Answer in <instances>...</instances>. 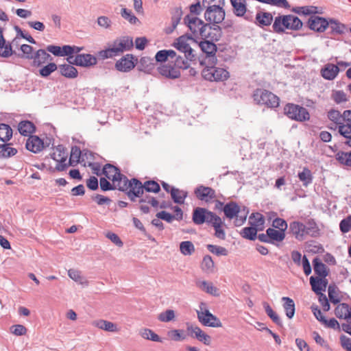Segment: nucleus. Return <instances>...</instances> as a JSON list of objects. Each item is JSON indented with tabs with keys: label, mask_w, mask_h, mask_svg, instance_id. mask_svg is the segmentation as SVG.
Segmentation results:
<instances>
[{
	"label": "nucleus",
	"mask_w": 351,
	"mask_h": 351,
	"mask_svg": "<svg viewBox=\"0 0 351 351\" xmlns=\"http://www.w3.org/2000/svg\"><path fill=\"white\" fill-rule=\"evenodd\" d=\"M160 75L169 79H176L180 76V71L170 64H165L158 68Z\"/></svg>",
	"instance_id": "5701e85b"
},
{
	"label": "nucleus",
	"mask_w": 351,
	"mask_h": 351,
	"mask_svg": "<svg viewBox=\"0 0 351 351\" xmlns=\"http://www.w3.org/2000/svg\"><path fill=\"white\" fill-rule=\"evenodd\" d=\"M258 231L260 230L252 226L251 227L245 228L243 229V237L254 241L257 237Z\"/></svg>",
	"instance_id": "bf43d9fd"
},
{
	"label": "nucleus",
	"mask_w": 351,
	"mask_h": 351,
	"mask_svg": "<svg viewBox=\"0 0 351 351\" xmlns=\"http://www.w3.org/2000/svg\"><path fill=\"white\" fill-rule=\"evenodd\" d=\"M313 263L315 273L320 278H326L328 274L326 266L317 258L313 260Z\"/></svg>",
	"instance_id": "c9c22d12"
},
{
	"label": "nucleus",
	"mask_w": 351,
	"mask_h": 351,
	"mask_svg": "<svg viewBox=\"0 0 351 351\" xmlns=\"http://www.w3.org/2000/svg\"><path fill=\"white\" fill-rule=\"evenodd\" d=\"M121 184H125L122 188L118 189L125 191L128 196L132 201H135L136 197H140L143 194V184L136 178L129 180L127 177L123 178ZM123 184H121L122 186Z\"/></svg>",
	"instance_id": "39448f33"
},
{
	"label": "nucleus",
	"mask_w": 351,
	"mask_h": 351,
	"mask_svg": "<svg viewBox=\"0 0 351 351\" xmlns=\"http://www.w3.org/2000/svg\"><path fill=\"white\" fill-rule=\"evenodd\" d=\"M302 27V22L294 15H283L275 18L273 29L275 32H283L285 29L298 30Z\"/></svg>",
	"instance_id": "7ed1b4c3"
},
{
	"label": "nucleus",
	"mask_w": 351,
	"mask_h": 351,
	"mask_svg": "<svg viewBox=\"0 0 351 351\" xmlns=\"http://www.w3.org/2000/svg\"><path fill=\"white\" fill-rule=\"evenodd\" d=\"M327 117L332 123L328 126L330 130L338 129V132L343 137L351 136V110H344L341 114L339 110L331 109L328 112Z\"/></svg>",
	"instance_id": "f03ea898"
},
{
	"label": "nucleus",
	"mask_w": 351,
	"mask_h": 351,
	"mask_svg": "<svg viewBox=\"0 0 351 351\" xmlns=\"http://www.w3.org/2000/svg\"><path fill=\"white\" fill-rule=\"evenodd\" d=\"M196 313L199 322L202 325L213 328L221 326L219 319L209 311L205 302H200L199 309L196 310Z\"/></svg>",
	"instance_id": "20e7f679"
},
{
	"label": "nucleus",
	"mask_w": 351,
	"mask_h": 351,
	"mask_svg": "<svg viewBox=\"0 0 351 351\" xmlns=\"http://www.w3.org/2000/svg\"><path fill=\"white\" fill-rule=\"evenodd\" d=\"M305 225L298 221L289 223V230L295 238L298 241H303L305 239Z\"/></svg>",
	"instance_id": "6ab92c4d"
},
{
	"label": "nucleus",
	"mask_w": 351,
	"mask_h": 351,
	"mask_svg": "<svg viewBox=\"0 0 351 351\" xmlns=\"http://www.w3.org/2000/svg\"><path fill=\"white\" fill-rule=\"evenodd\" d=\"M186 330L190 337L197 339L206 346L210 344L211 337L199 326L191 323H186Z\"/></svg>",
	"instance_id": "ddd939ff"
},
{
	"label": "nucleus",
	"mask_w": 351,
	"mask_h": 351,
	"mask_svg": "<svg viewBox=\"0 0 351 351\" xmlns=\"http://www.w3.org/2000/svg\"><path fill=\"white\" fill-rule=\"evenodd\" d=\"M273 21V16L269 12L259 11L256 14V23L260 27L270 25Z\"/></svg>",
	"instance_id": "cd10ccee"
},
{
	"label": "nucleus",
	"mask_w": 351,
	"mask_h": 351,
	"mask_svg": "<svg viewBox=\"0 0 351 351\" xmlns=\"http://www.w3.org/2000/svg\"><path fill=\"white\" fill-rule=\"evenodd\" d=\"M139 334L141 337L145 339L150 340L154 342H162V338H160L156 333L152 330L147 328H144L140 330Z\"/></svg>",
	"instance_id": "e433bc0d"
},
{
	"label": "nucleus",
	"mask_w": 351,
	"mask_h": 351,
	"mask_svg": "<svg viewBox=\"0 0 351 351\" xmlns=\"http://www.w3.org/2000/svg\"><path fill=\"white\" fill-rule=\"evenodd\" d=\"M207 249L209 250L210 252L217 256L228 255V250L225 247L221 246L208 244L207 245Z\"/></svg>",
	"instance_id": "052dcab7"
},
{
	"label": "nucleus",
	"mask_w": 351,
	"mask_h": 351,
	"mask_svg": "<svg viewBox=\"0 0 351 351\" xmlns=\"http://www.w3.org/2000/svg\"><path fill=\"white\" fill-rule=\"evenodd\" d=\"M135 66L133 61V56L130 54H127L121 58L115 64V68L121 72H128Z\"/></svg>",
	"instance_id": "a211bd4d"
},
{
	"label": "nucleus",
	"mask_w": 351,
	"mask_h": 351,
	"mask_svg": "<svg viewBox=\"0 0 351 351\" xmlns=\"http://www.w3.org/2000/svg\"><path fill=\"white\" fill-rule=\"evenodd\" d=\"M193 59H187L185 56L184 58L177 56L176 54V57L173 59H171V61L172 62H174V66L178 68V69L180 70V69H186L189 66V61H191Z\"/></svg>",
	"instance_id": "de8ad7c7"
},
{
	"label": "nucleus",
	"mask_w": 351,
	"mask_h": 351,
	"mask_svg": "<svg viewBox=\"0 0 351 351\" xmlns=\"http://www.w3.org/2000/svg\"><path fill=\"white\" fill-rule=\"evenodd\" d=\"M214 261H213L211 256L209 255H206L203 258L201 267L202 269L206 273H213L214 271Z\"/></svg>",
	"instance_id": "3c124183"
},
{
	"label": "nucleus",
	"mask_w": 351,
	"mask_h": 351,
	"mask_svg": "<svg viewBox=\"0 0 351 351\" xmlns=\"http://www.w3.org/2000/svg\"><path fill=\"white\" fill-rule=\"evenodd\" d=\"M81 154L82 152L78 147H72L69 158V165L74 167L81 162Z\"/></svg>",
	"instance_id": "49530a36"
},
{
	"label": "nucleus",
	"mask_w": 351,
	"mask_h": 351,
	"mask_svg": "<svg viewBox=\"0 0 351 351\" xmlns=\"http://www.w3.org/2000/svg\"><path fill=\"white\" fill-rule=\"evenodd\" d=\"M337 288L335 285H329L328 291V297L332 303L337 304L339 302V298L337 293Z\"/></svg>",
	"instance_id": "0e129e2a"
},
{
	"label": "nucleus",
	"mask_w": 351,
	"mask_h": 351,
	"mask_svg": "<svg viewBox=\"0 0 351 351\" xmlns=\"http://www.w3.org/2000/svg\"><path fill=\"white\" fill-rule=\"evenodd\" d=\"M335 314L337 317L347 320L351 315V308L346 303H340L335 308Z\"/></svg>",
	"instance_id": "c756f323"
},
{
	"label": "nucleus",
	"mask_w": 351,
	"mask_h": 351,
	"mask_svg": "<svg viewBox=\"0 0 351 351\" xmlns=\"http://www.w3.org/2000/svg\"><path fill=\"white\" fill-rule=\"evenodd\" d=\"M199 45L202 51L208 56H214L217 51V47L213 42L203 40Z\"/></svg>",
	"instance_id": "a19ab883"
},
{
	"label": "nucleus",
	"mask_w": 351,
	"mask_h": 351,
	"mask_svg": "<svg viewBox=\"0 0 351 351\" xmlns=\"http://www.w3.org/2000/svg\"><path fill=\"white\" fill-rule=\"evenodd\" d=\"M1 153L3 157H10L14 156L17 150L10 147L9 144H5L1 146Z\"/></svg>",
	"instance_id": "69168bd1"
},
{
	"label": "nucleus",
	"mask_w": 351,
	"mask_h": 351,
	"mask_svg": "<svg viewBox=\"0 0 351 351\" xmlns=\"http://www.w3.org/2000/svg\"><path fill=\"white\" fill-rule=\"evenodd\" d=\"M11 44H5L3 35V29L0 27V55L3 58H8L12 55Z\"/></svg>",
	"instance_id": "f704fd0d"
},
{
	"label": "nucleus",
	"mask_w": 351,
	"mask_h": 351,
	"mask_svg": "<svg viewBox=\"0 0 351 351\" xmlns=\"http://www.w3.org/2000/svg\"><path fill=\"white\" fill-rule=\"evenodd\" d=\"M25 147L33 153H38L44 148V143L38 136H30L26 141Z\"/></svg>",
	"instance_id": "aec40b11"
},
{
	"label": "nucleus",
	"mask_w": 351,
	"mask_h": 351,
	"mask_svg": "<svg viewBox=\"0 0 351 351\" xmlns=\"http://www.w3.org/2000/svg\"><path fill=\"white\" fill-rule=\"evenodd\" d=\"M171 195L175 203L182 204L187 196V192L178 189L172 188L171 189Z\"/></svg>",
	"instance_id": "c03bdc74"
},
{
	"label": "nucleus",
	"mask_w": 351,
	"mask_h": 351,
	"mask_svg": "<svg viewBox=\"0 0 351 351\" xmlns=\"http://www.w3.org/2000/svg\"><path fill=\"white\" fill-rule=\"evenodd\" d=\"M133 46L132 39L128 37H123L116 40L112 47L114 49L117 56L119 53L130 49Z\"/></svg>",
	"instance_id": "f3484780"
},
{
	"label": "nucleus",
	"mask_w": 351,
	"mask_h": 351,
	"mask_svg": "<svg viewBox=\"0 0 351 351\" xmlns=\"http://www.w3.org/2000/svg\"><path fill=\"white\" fill-rule=\"evenodd\" d=\"M202 76L209 81H224L229 77V73L223 68L210 66L203 69Z\"/></svg>",
	"instance_id": "1a4fd4ad"
},
{
	"label": "nucleus",
	"mask_w": 351,
	"mask_h": 351,
	"mask_svg": "<svg viewBox=\"0 0 351 351\" xmlns=\"http://www.w3.org/2000/svg\"><path fill=\"white\" fill-rule=\"evenodd\" d=\"M310 284L312 287V290L317 295H321L322 291H325L327 285L328 280L326 278H315L311 276L310 278Z\"/></svg>",
	"instance_id": "b1692460"
},
{
	"label": "nucleus",
	"mask_w": 351,
	"mask_h": 351,
	"mask_svg": "<svg viewBox=\"0 0 351 351\" xmlns=\"http://www.w3.org/2000/svg\"><path fill=\"white\" fill-rule=\"evenodd\" d=\"M195 194L199 199L206 202H210L215 197V192L212 188L202 185L195 189Z\"/></svg>",
	"instance_id": "dca6fc26"
},
{
	"label": "nucleus",
	"mask_w": 351,
	"mask_h": 351,
	"mask_svg": "<svg viewBox=\"0 0 351 351\" xmlns=\"http://www.w3.org/2000/svg\"><path fill=\"white\" fill-rule=\"evenodd\" d=\"M57 69L58 66L56 64L53 62H49L39 69V74L43 77H47L49 76L53 72L56 71Z\"/></svg>",
	"instance_id": "5fc2aeb1"
},
{
	"label": "nucleus",
	"mask_w": 351,
	"mask_h": 351,
	"mask_svg": "<svg viewBox=\"0 0 351 351\" xmlns=\"http://www.w3.org/2000/svg\"><path fill=\"white\" fill-rule=\"evenodd\" d=\"M196 286L199 287L201 290L205 291L206 293L210 294L212 295H218V289L213 285V284L210 282L206 280H197Z\"/></svg>",
	"instance_id": "c85d7f7f"
},
{
	"label": "nucleus",
	"mask_w": 351,
	"mask_h": 351,
	"mask_svg": "<svg viewBox=\"0 0 351 351\" xmlns=\"http://www.w3.org/2000/svg\"><path fill=\"white\" fill-rule=\"evenodd\" d=\"M266 232L268 233L269 242L271 244H274L275 242H281L285 238V232L275 228H269Z\"/></svg>",
	"instance_id": "473e14b6"
},
{
	"label": "nucleus",
	"mask_w": 351,
	"mask_h": 351,
	"mask_svg": "<svg viewBox=\"0 0 351 351\" xmlns=\"http://www.w3.org/2000/svg\"><path fill=\"white\" fill-rule=\"evenodd\" d=\"M282 300L284 302L283 308L288 318L291 319L295 314V303L293 300L289 297H283Z\"/></svg>",
	"instance_id": "4c0bfd02"
},
{
	"label": "nucleus",
	"mask_w": 351,
	"mask_h": 351,
	"mask_svg": "<svg viewBox=\"0 0 351 351\" xmlns=\"http://www.w3.org/2000/svg\"><path fill=\"white\" fill-rule=\"evenodd\" d=\"M176 57V52L173 50H160L156 54L155 58L157 62H163L168 60L173 59Z\"/></svg>",
	"instance_id": "37998d69"
},
{
	"label": "nucleus",
	"mask_w": 351,
	"mask_h": 351,
	"mask_svg": "<svg viewBox=\"0 0 351 351\" xmlns=\"http://www.w3.org/2000/svg\"><path fill=\"white\" fill-rule=\"evenodd\" d=\"M168 337L174 341H184L186 335L183 330L173 329L167 332Z\"/></svg>",
	"instance_id": "09e8293b"
},
{
	"label": "nucleus",
	"mask_w": 351,
	"mask_h": 351,
	"mask_svg": "<svg viewBox=\"0 0 351 351\" xmlns=\"http://www.w3.org/2000/svg\"><path fill=\"white\" fill-rule=\"evenodd\" d=\"M184 21L196 38L218 40L221 37V29L219 26L215 25L213 28L210 25L205 24L195 16L187 15L184 17Z\"/></svg>",
	"instance_id": "f257e3e1"
},
{
	"label": "nucleus",
	"mask_w": 351,
	"mask_h": 351,
	"mask_svg": "<svg viewBox=\"0 0 351 351\" xmlns=\"http://www.w3.org/2000/svg\"><path fill=\"white\" fill-rule=\"evenodd\" d=\"M68 276L69 278H71L73 280L76 282L77 283L83 285V286H88V282L86 279L85 277H84L81 272L78 270L71 269L68 271Z\"/></svg>",
	"instance_id": "ea45409f"
},
{
	"label": "nucleus",
	"mask_w": 351,
	"mask_h": 351,
	"mask_svg": "<svg viewBox=\"0 0 351 351\" xmlns=\"http://www.w3.org/2000/svg\"><path fill=\"white\" fill-rule=\"evenodd\" d=\"M121 16L131 24H136L138 22V19L136 17L130 10L122 8L121 11Z\"/></svg>",
	"instance_id": "4d7b16f0"
},
{
	"label": "nucleus",
	"mask_w": 351,
	"mask_h": 351,
	"mask_svg": "<svg viewBox=\"0 0 351 351\" xmlns=\"http://www.w3.org/2000/svg\"><path fill=\"white\" fill-rule=\"evenodd\" d=\"M328 22V27L330 28L332 32L336 34H342L344 31L345 26L342 23L336 20L330 19Z\"/></svg>",
	"instance_id": "13d9d810"
},
{
	"label": "nucleus",
	"mask_w": 351,
	"mask_h": 351,
	"mask_svg": "<svg viewBox=\"0 0 351 351\" xmlns=\"http://www.w3.org/2000/svg\"><path fill=\"white\" fill-rule=\"evenodd\" d=\"M176 315L173 310L168 309L158 315V319L162 322H169L174 319Z\"/></svg>",
	"instance_id": "680f3d73"
},
{
	"label": "nucleus",
	"mask_w": 351,
	"mask_h": 351,
	"mask_svg": "<svg viewBox=\"0 0 351 351\" xmlns=\"http://www.w3.org/2000/svg\"><path fill=\"white\" fill-rule=\"evenodd\" d=\"M265 311L267 315L271 319V320L277 325L281 326L282 322L277 313L271 308L270 305L267 302H263V304Z\"/></svg>",
	"instance_id": "8fccbe9b"
},
{
	"label": "nucleus",
	"mask_w": 351,
	"mask_h": 351,
	"mask_svg": "<svg viewBox=\"0 0 351 351\" xmlns=\"http://www.w3.org/2000/svg\"><path fill=\"white\" fill-rule=\"evenodd\" d=\"M147 192L157 193L160 191L159 184L155 181H147L143 184V191Z\"/></svg>",
	"instance_id": "338daca9"
},
{
	"label": "nucleus",
	"mask_w": 351,
	"mask_h": 351,
	"mask_svg": "<svg viewBox=\"0 0 351 351\" xmlns=\"http://www.w3.org/2000/svg\"><path fill=\"white\" fill-rule=\"evenodd\" d=\"M194 42L193 38L189 36H181L178 38L173 43V47L184 54L187 59L195 58L194 51L191 47V43Z\"/></svg>",
	"instance_id": "6e6552de"
},
{
	"label": "nucleus",
	"mask_w": 351,
	"mask_h": 351,
	"mask_svg": "<svg viewBox=\"0 0 351 351\" xmlns=\"http://www.w3.org/2000/svg\"><path fill=\"white\" fill-rule=\"evenodd\" d=\"M92 325L107 332H116L119 330L116 324L105 319L95 320L92 322Z\"/></svg>",
	"instance_id": "393cba45"
},
{
	"label": "nucleus",
	"mask_w": 351,
	"mask_h": 351,
	"mask_svg": "<svg viewBox=\"0 0 351 351\" xmlns=\"http://www.w3.org/2000/svg\"><path fill=\"white\" fill-rule=\"evenodd\" d=\"M305 235H309L312 237H317L319 235V229L313 220L308 221L305 225Z\"/></svg>",
	"instance_id": "a18cd8bd"
},
{
	"label": "nucleus",
	"mask_w": 351,
	"mask_h": 351,
	"mask_svg": "<svg viewBox=\"0 0 351 351\" xmlns=\"http://www.w3.org/2000/svg\"><path fill=\"white\" fill-rule=\"evenodd\" d=\"M285 114L291 119L303 122L310 119L308 110L302 106L287 104L284 108Z\"/></svg>",
	"instance_id": "0eeeda50"
},
{
	"label": "nucleus",
	"mask_w": 351,
	"mask_h": 351,
	"mask_svg": "<svg viewBox=\"0 0 351 351\" xmlns=\"http://www.w3.org/2000/svg\"><path fill=\"white\" fill-rule=\"evenodd\" d=\"M12 136V130L11 128L7 124H0V140L5 142L9 141Z\"/></svg>",
	"instance_id": "603ef678"
},
{
	"label": "nucleus",
	"mask_w": 351,
	"mask_h": 351,
	"mask_svg": "<svg viewBox=\"0 0 351 351\" xmlns=\"http://www.w3.org/2000/svg\"><path fill=\"white\" fill-rule=\"evenodd\" d=\"M215 229V236L221 240H224L226 238V233L223 229V222L221 219L216 215L213 221L210 223Z\"/></svg>",
	"instance_id": "bb28decb"
},
{
	"label": "nucleus",
	"mask_w": 351,
	"mask_h": 351,
	"mask_svg": "<svg viewBox=\"0 0 351 351\" xmlns=\"http://www.w3.org/2000/svg\"><path fill=\"white\" fill-rule=\"evenodd\" d=\"M51 158L58 162L56 167L58 171H64L67 167L66 160L67 158V153L65 148L62 145H58L53 149V152L51 154Z\"/></svg>",
	"instance_id": "4468645a"
},
{
	"label": "nucleus",
	"mask_w": 351,
	"mask_h": 351,
	"mask_svg": "<svg viewBox=\"0 0 351 351\" xmlns=\"http://www.w3.org/2000/svg\"><path fill=\"white\" fill-rule=\"evenodd\" d=\"M331 98L337 104L347 101L346 94L343 90H334L331 95Z\"/></svg>",
	"instance_id": "e2e57ef3"
},
{
	"label": "nucleus",
	"mask_w": 351,
	"mask_h": 351,
	"mask_svg": "<svg viewBox=\"0 0 351 351\" xmlns=\"http://www.w3.org/2000/svg\"><path fill=\"white\" fill-rule=\"evenodd\" d=\"M204 18L210 23L218 24L223 21L225 12L219 5H210L205 11Z\"/></svg>",
	"instance_id": "9b49d317"
},
{
	"label": "nucleus",
	"mask_w": 351,
	"mask_h": 351,
	"mask_svg": "<svg viewBox=\"0 0 351 351\" xmlns=\"http://www.w3.org/2000/svg\"><path fill=\"white\" fill-rule=\"evenodd\" d=\"M253 97L254 101L260 105H265L269 108H276L279 106L280 99L278 97L267 90H256Z\"/></svg>",
	"instance_id": "423d86ee"
},
{
	"label": "nucleus",
	"mask_w": 351,
	"mask_h": 351,
	"mask_svg": "<svg viewBox=\"0 0 351 351\" xmlns=\"http://www.w3.org/2000/svg\"><path fill=\"white\" fill-rule=\"evenodd\" d=\"M180 250L183 255L190 256L194 252L195 247L191 241H182L180 243Z\"/></svg>",
	"instance_id": "864d4df0"
},
{
	"label": "nucleus",
	"mask_w": 351,
	"mask_h": 351,
	"mask_svg": "<svg viewBox=\"0 0 351 351\" xmlns=\"http://www.w3.org/2000/svg\"><path fill=\"white\" fill-rule=\"evenodd\" d=\"M19 132L23 136H28L35 130L34 123L29 121H21L18 127Z\"/></svg>",
	"instance_id": "58836bf2"
},
{
	"label": "nucleus",
	"mask_w": 351,
	"mask_h": 351,
	"mask_svg": "<svg viewBox=\"0 0 351 351\" xmlns=\"http://www.w3.org/2000/svg\"><path fill=\"white\" fill-rule=\"evenodd\" d=\"M298 176L304 186H308L313 182V177L312 173L306 167H304L301 172H299Z\"/></svg>",
	"instance_id": "79ce46f5"
},
{
	"label": "nucleus",
	"mask_w": 351,
	"mask_h": 351,
	"mask_svg": "<svg viewBox=\"0 0 351 351\" xmlns=\"http://www.w3.org/2000/svg\"><path fill=\"white\" fill-rule=\"evenodd\" d=\"M97 58L91 54H77L75 56V65L89 67L97 64Z\"/></svg>",
	"instance_id": "412c9836"
},
{
	"label": "nucleus",
	"mask_w": 351,
	"mask_h": 351,
	"mask_svg": "<svg viewBox=\"0 0 351 351\" xmlns=\"http://www.w3.org/2000/svg\"><path fill=\"white\" fill-rule=\"evenodd\" d=\"M308 24L311 29L318 32H324L328 26V22L326 19L317 16H312L308 19Z\"/></svg>",
	"instance_id": "2eb2a0df"
},
{
	"label": "nucleus",
	"mask_w": 351,
	"mask_h": 351,
	"mask_svg": "<svg viewBox=\"0 0 351 351\" xmlns=\"http://www.w3.org/2000/svg\"><path fill=\"white\" fill-rule=\"evenodd\" d=\"M103 173L108 179L112 180L114 189H118L119 188H123V186H125L123 184L121 186V183L123 178H125L126 176L122 175L119 170L114 166L110 164L106 165L103 168Z\"/></svg>",
	"instance_id": "9d476101"
},
{
	"label": "nucleus",
	"mask_w": 351,
	"mask_h": 351,
	"mask_svg": "<svg viewBox=\"0 0 351 351\" xmlns=\"http://www.w3.org/2000/svg\"><path fill=\"white\" fill-rule=\"evenodd\" d=\"M51 60V56L44 49L37 50L32 56L30 60H33L32 65L39 67Z\"/></svg>",
	"instance_id": "4be33fe9"
},
{
	"label": "nucleus",
	"mask_w": 351,
	"mask_h": 351,
	"mask_svg": "<svg viewBox=\"0 0 351 351\" xmlns=\"http://www.w3.org/2000/svg\"><path fill=\"white\" fill-rule=\"evenodd\" d=\"M339 71L340 69L338 66L333 64H327L322 69L321 73L324 79L332 80L337 77Z\"/></svg>",
	"instance_id": "a878e982"
},
{
	"label": "nucleus",
	"mask_w": 351,
	"mask_h": 351,
	"mask_svg": "<svg viewBox=\"0 0 351 351\" xmlns=\"http://www.w3.org/2000/svg\"><path fill=\"white\" fill-rule=\"evenodd\" d=\"M215 216L216 215L213 212L204 208L197 207L193 210L192 219L194 223L197 225L204 223L210 224Z\"/></svg>",
	"instance_id": "f8f14e48"
},
{
	"label": "nucleus",
	"mask_w": 351,
	"mask_h": 351,
	"mask_svg": "<svg viewBox=\"0 0 351 351\" xmlns=\"http://www.w3.org/2000/svg\"><path fill=\"white\" fill-rule=\"evenodd\" d=\"M249 223L258 229L259 230H263L264 228L265 219L262 214L259 213H252L249 217Z\"/></svg>",
	"instance_id": "7c9ffc66"
},
{
	"label": "nucleus",
	"mask_w": 351,
	"mask_h": 351,
	"mask_svg": "<svg viewBox=\"0 0 351 351\" xmlns=\"http://www.w3.org/2000/svg\"><path fill=\"white\" fill-rule=\"evenodd\" d=\"M62 75L67 78H75L77 76V70L71 64H63L58 66Z\"/></svg>",
	"instance_id": "72a5a7b5"
},
{
	"label": "nucleus",
	"mask_w": 351,
	"mask_h": 351,
	"mask_svg": "<svg viewBox=\"0 0 351 351\" xmlns=\"http://www.w3.org/2000/svg\"><path fill=\"white\" fill-rule=\"evenodd\" d=\"M223 211L226 217L231 219L237 216L240 212V207L234 202H230L223 207Z\"/></svg>",
	"instance_id": "2f4dec72"
},
{
	"label": "nucleus",
	"mask_w": 351,
	"mask_h": 351,
	"mask_svg": "<svg viewBox=\"0 0 351 351\" xmlns=\"http://www.w3.org/2000/svg\"><path fill=\"white\" fill-rule=\"evenodd\" d=\"M336 159L341 164L348 167H351V151L350 152H338L336 155Z\"/></svg>",
	"instance_id": "6e6d98bb"
},
{
	"label": "nucleus",
	"mask_w": 351,
	"mask_h": 351,
	"mask_svg": "<svg viewBox=\"0 0 351 351\" xmlns=\"http://www.w3.org/2000/svg\"><path fill=\"white\" fill-rule=\"evenodd\" d=\"M339 228L342 232H348L351 230V216L342 219L340 222Z\"/></svg>",
	"instance_id": "774afa93"
}]
</instances>
